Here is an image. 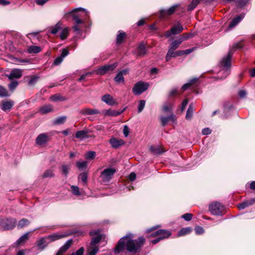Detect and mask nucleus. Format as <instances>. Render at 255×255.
Returning <instances> with one entry per match:
<instances>
[{
    "label": "nucleus",
    "instance_id": "obj_17",
    "mask_svg": "<svg viewBox=\"0 0 255 255\" xmlns=\"http://www.w3.org/2000/svg\"><path fill=\"white\" fill-rule=\"evenodd\" d=\"M102 100L103 102L106 103L107 104L110 106H114L117 104L116 102L114 100V98L110 94H106L102 97Z\"/></svg>",
    "mask_w": 255,
    "mask_h": 255
},
{
    "label": "nucleus",
    "instance_id": "obj_36",
    "mask_svg": "<svg viewBox=\"0 0 255 255\" xmlns=\"http://www.w3.org/2000/svg\"><path fill=\"white\" fill-rule=\"evenodd\" d=\"M67 119L66 116L59 117L55 119L53 122L54 125H62L64 124Z\"/></svg>",
    "mask_w": 255,
    "mask_h": 255
},
{
    "label": "nucleus",
    "instance_id": "obj_49",
    "mask_svg": "<svg viewBox=\"0 0 255 255\" xmlns=\"http://www.w3.org/2000/svg\"><path fill=\"white\" fill-rule=\"evenodd\" d=\"M68 34L67 28H64L60 33V37L62 40L66 39Z\"/></svg>",
    "mask_w": 255,
    "mask_h": 255
},
{
    "label": "nucleus",
    "instance_id": "obj_20",
    "mask_svg": "<svg viewBox=\"0 0 255 255\" xmlns=\"http://www.w3.org/2000/svg\"><path fill=\"white\" fill-rule=\"evenodd\" d=\"M80 113L84 115H93L99 114L100 112L97 109L85 108L81 110Z\"/></svg>",
    "mask_w": 255,
    "mask_h": 255
},
{
    "label": "nucleus",
    "instance_id": "obj_9",
    "mask_svg": "<svg viewBox=\"0 0 255 255\" xmlns=\"http://www.w3.org/2000/svg\"><path fill=\"white\" fill-rule=\"evenodd\" d=\"M171 235V233L166 230L160 229L153 233L151 236L158 237L161 240L169 238Z\"/></svg>",
    "mask_w": 255,
    "mask_h": 255
},
{
    "label": "nucleus",
    "instance_id": "obj_12",
    "mask_svg": "<svg viewBox=\"0 0 255 255\" xmlns=\"http://www.w3.org/2000/svg\"><path fill=\"white\" fill-rule=\"evenodd\" d=\"M22 71L19 69H13L9 74H6L8 79L12 81L13 79H19L22 77Z\"/></svg>",
    "mask_w": 255,
    "mask_h": 255
},
{
    "label": "nucleus",
    "instance_id": "obj_38",
    "mask_svg": "<svg viewBox=\"0 0 255 255\" xmlns=\"http://www.w3.org/2000/svg\"><path fill=\"white\" fill-rule=\"evenodd\" d=\"M29 221L26 219H22L20 220L17 225V228L21 229L25 226H28L29 224Z\"/></svg>",
    "mask_w": 255,
    "mask_h": 255
},
{
    "label": "nucleus",
    "instance_id": "obj_45",
    "mask_svg": "<svg viewBox=\"0 0 255 255\" xmlns=\"http://www.w3.org/2000/svg\"><path fill=\"white\" fill-rule=\"evenodd\" d=\"M201 0H193L191 3L188 6V10H192L196 7Z\"/></svg>",
    "mask_w": 255,
    "mask_h": 255
},
{
    "label": "nucleus",
    "instance_id": "obj_50",
    "mask_svg": "<svg viewBox=\"0 0 255 255\" xmlns=\"http://www.w3.org/2000/svg\"><path fill=\"white\" fill-rule=\"evenodd\" d=\"M115 81L117 83H121L124 82V76H122L121 73L119 72L115 78Z\"/></svg>",
    "mask_w": 255,
    "mask_h": 255
},
{
    "label": "nucleus",
    "instance_id": "obj_32",
    "mask_svg": "<svg viewBox=\"0 0 255 255\" xmlns=\"http://www.w3.org/2000/svg\"><path fill=\"white\" fill-rule=\"evenodd\" d=\"M192 231V229L190 227H186L182 228L178 232V236H182L189 234Z\"/></svg>",
    "mask_w": 255,
    "mask_h": 255
},
{
    "label": "nucleus",
    "instance_id": "obj_15",
    "mask_svg": "<svg viewBox=\"0 0 255 255\" xmlns=\"http://www.w3.org/2000/svg\"><path fill=\"white\" fill-rule=\"evenodd\" d=\"M109 142L112 147L115 148H117L125 144V142L123 139H118L116 137L111 138L109 140Z\"/></svg>",
    "mask_w": 255,
    "mask_h": 255
},
{
    "label": "nucleus",
    "instance_id": "obj_29",
    "mask_svg": "<svg viewBox=\"0 0 255 255\" xmlns=\"http://www.w3.org/2000/svg\"><path fill=\"white\" fill-rule=\"evenodd\" d=\"M41 49L40 47L37 46H30L27 48V51L29 53H38L40 52Z\"/></svg>",
    "mask_w": 255,
    "mask_h": 255
},
{
    "label": "nucleus",
    "instance_id": "obj_21",
    "mask_svg": "<svg viewBox=\"0 0 255 255\" xmlns=\"http://www.w3.org/2000/svg\"><path fill=\"white\" fill-rule=\"evenodd\" d=\"M53 111V106L50 104L45 105L40 107L39 112L42 114H46Z\"/></svg>",
    "mask_w": 255,
    "mask_h": 255
},
{
    "label": "nucleus",
    "instance_id": "obj_23",
    "mask_svg": "<svg viewBox=\"0 0 255 255\" xmlns=\"http://www.w3.org/2000/svg\"><path fill=\"white\" fill-rule=\"evenodd\" d=\"M178 5H175L171 7H170L168 9H163L160 10L161 14L162 15H164L165 14H167L168 15L172 14L175 11L176 8L178 7Z\"/></svg>",
    "mask_w": 255,
    "mask_h": 255
},
{
    "label": "nucleus",
    "instance_id": "obj_42",
    "mask_svg": "<svg viewBox=\"0 0 255 255\" xmlns=\"http://www.w3.org/2000/svg\"><path fill=\"white\" fill-rule=\"evenodd\" d=\"M121 114L120 112L117 111H113L112 110H108L105 111L104 114L109 116H117Z\"/></svg>",
    "mask_w": 255,
    "mask_h": 255
},
{
    "label": "nucleus",
    "instance_id": "obj_4",
    "mask_svg": "<svg viewBox=\"0 0 255 255\" xmlns=\"http://www.w3.org/2000/svg\"><path fill=\"white\" fill-rule=\"evenodd\" d=\"M116 170L114 168H108L104 169L101 174L100 178L104 183L108 182L115 173Z\"/></svg>",
    "mask_w": 255,
    "mask_h": 255
},
{
    "label": "nucleus",
    "instance_id": "obj_48",
    "mask_svg": "<svg viewBox=\"0 0 255 255\" xmlns=\"http://www.w3.org/2000/svg\"><path fill=\"white\" fill-rule=\"evenodd\" d=\"M88 178V175L86 172H83L79 176L80 179L85 184L87 183Z\"/></svg>",
    "mask_w": 255,
    "mask_h": 255
},
{
    "label": "nucleus",
    "instance_id": "obj_18",
    "mask_svg": "<svg viewBox=\"0 0 255 255\" xmlns=\"http://www.w3.org/2000/svg\"><path fill=\"white\" fill-rule=\"evenodd\" d=\"M49 244L46 237L42 238L36 242V246L38 249L43 250Z\"/></svg>",
    "mask_w": 255,
    "mask_h": 255
},
{
    "label": "nucleus",
    "instance_id": "obj_26",
    "mask_svg": "<svg viewBox=\"0 0 255 255\" xmlns=\"http://www.w3.org/2000/svg\"><path fill=\"white\" fill-rule=\"evenodd\" d=\"M29 232H27L21 236L16 242L17 245H19L25 243L29 239Z\"/></svg>",
    "mask_w": 255,
    "mask_h": 255
},
{
    "label": "nucleus",
    "instance_id": "obj_27",
    "mask_svg": "<svg viewBox=\"0 0 255 255\" xmlns=\"http://www.w3.org/2000/svg\"><path fill=\"white\" fill-rule=\"evenodd\" d=\"M50 100L52 102H57V101H64L66 100V98L62 96L60 94H55L51 96L50 97Z\"/></svg>",
    "mask_w": 255,
    "mask_h": 255
},
{
    "label": "nucleus",
    "instance_id": "obj_35",
    "mask_svg": "<svg viewBox=\"0 0 255 255\" xmlns=\"http://www.w3.org/2000/svg\"><path fill=\"white\" fill-rule=\"evenodd\" d=\"M198 80L197 78H194L191 79L189 82L184 84L182 87V89L183 91H185L187 88L190 87L194 83L197 81Z\"/></svg>",
    "mask_w": 255,
    "mask_h": 255
},
{
    "label": "nucleus",
    "instance_id": "obj_47",
    "mask_svg": "<svg viewBox=\"0 0 255 255\" xmlns=\"http://www.w3.org/2000/svg\"><path fill=\"white\" fill-rule=\"evenodd\" d=\"M96 156V152L93 151L87 152L85 154V158L88 160L94 159Z\"/></svg>",
    "mask_w": 255,
    "mask_h": 255
},
{
    "label": "nucleus",
    "instance_id": "obj_61",
    "mask_svg": "<svg viewBox=\"0 0 255 255\" xmlns=\"http://www.w3.org/2000/svg\"><path fill=\"white\" fill-rule=\"evenodd\" d=\"M129 129L128 126L125 125L124 127L123 133L125 137H127L129 133Z\"/></svg>",
    "mask_w": 255,
    "mask_h": 255
},
{
    "label": "nucleus",
    "instance_id": "obj_13",
    "mask_svg": "<svg viewBox=\"0 0 255 255\" xmlns=\"http://www.w3.org/2000/svg\"><path fill=\"white\" fill-rule=\"evenodd\" d=\"M72 244L73 240L72 239L67 240L64 245L59 249L55 255H63L72 246Z\"/></svg>",
    "mask_w": 255,
    "mask_h": 255
},
{
    "label": "nucleus",
    "instance_id": "obj_7",
    "mask_svg": "<svg viewBox=\"0 0 255 255\" xmlns=\"http://www.w3.org/2000/svg\"><path fill=\"white\" fill-rule=\"evenodd\" d=\"M16 223L15 219H6V220H2L0 221V226L5 230H10L13 229Z\"/></svg>",
    "mask_w": 255,
    "mask_h": 255
},
{
    "label": "nucleus",
    "instance_id": "obj_16",
    "mask_svg": "<svg viewBox=\"0 0 255 255\" xmlns=\"http://www.w3.org/2000/svg\"><path fill=\"white\" fill-rule=\"evenodd\" d=\"M14 105V102L11 100L2 101L0 108L3 111H10Z\"/></svg>",
    "mask_w": 255,
    "mask_h": 255
},
{
    "label": "nucleus",
    "instance_id": "obj_25",
    "mask_svg": "<svg viewBox=\"0 0 255 255\" xmlns=\"http://www.w3.org/2000/svg\"><path fill=\"white\" fill-rule=\"evenodd\" d=\"M255 203V198L243 202V203H242L238 206V207L240 209H244L245 208H247V207L253 205Z\"/></svg>",
    "mask_w": 255,
    "mask_h": 255
},
{
    "label": "nucleus",
    "instance_id": "obj_37",
    "mask_svg": "<svg viewBox=\"0 0 255 255\" xmlns=\"http://www.w3.org/2000/svg\"><path fill=\"white\" fill-rule=\"evenodd\" d=\"M119 33L116 39V42L118 44L121 43L126 36L125 33L121 30L119 31Z\"/></svg>",
    "mask_w": 255,
    "mask_h": 255
},
{
    "label": "nucleus",
    "instance_id": "obj_51",
    "mask_svg": "<svg viewBox=\"0 0 255 255\" xmlns=\"http://www.w3.org/2000/svg\"><path fill=\"white\" fill-rule=\"evenodd\" d=\"M77 167L79 169H82L84 168H86L87 166V161H78L76 163Z\"/></svg>",
    "mask_w": 255,
    "mask_h": 255
},
{
    "label": "nucleus",
    "instance_id": "obj_1",
    "mask_svg": "<svg viewBox=\"0 0 255 255\" xmlns=\"http://www.w3.org/2000/svg\"><path fill=\"white\" fill-rule=\"evenodd\" d=\"M132 235L128 234L120 239L115 249V253L117 254L123 252L126 247L127 250L131 253H136L143 245L145 239L140 237L137 240H132Z\"/></svg>",
    "mask_w": 255,
    "mask_h": 255
},
{
    "label": "nucleus",
    "instance_id": "obj_39",
    "mask_svg": "<svg viewBox=\"0 0 255 255\" xmlns=\"http://www.w3.org/2000/svg\"><path fill=\"white\" fill-rule=\"evenodd\" d=\"M98 251V247L95 246H91L88 250V255H96Z\"/></svg>",
    "mask_w": 255,
    "mask_h": 255
},
{
    "label": "nucleus",
    "instance_id": "obj_6",
    "mask_svg": "<svg viewBox=\"0 0 255 255\" xmlns=\"http://www.w3.org/2000/svg\"><path fill=\"white\" fill-rule=\"evenodd\" d=\"M83 11L85 12V15L86 16H88L89 12L85 9L82 8L81 7H79L78 8L74 9L71 12L72 16L73 17V19L75 20V22L77 24H79L80 23H82L83 21L80 18L82 16L81 14L77 13V12Z\"/></svg>",
    "mask_w": 255,
    "mask_h": 255
},
{
    "label": "nucleus",
    "instance_id": "obj_8",
    "mask_svg": "<svg viewBox=\"0 0 255 255\" xmlns=\"http://www.w3.org/2000/svg\"><path fill=\"white\" fill-rule=\"evenodd\" d=\"M118 66L117 63H114L111 65H106L98 68L97 71V74L103 75L108 71H113Z\"/></svg>",
    "mask_w": 255,
    "mask_h": 255
},
{
    "label": "nucleus",
    "instance_id": "obj_24",
    "mask_svg": "<svg viewBox=\"0 0 255 255\" xmlns=\"http://www.w3.org/2000/svg\"><path fill=\"white\" fill-rule=\"evenodd\" d=\"M171 30L173 35H176L180 34L183 30V27L180 23H177L171 28Z\"/></svg>",
    "mask_w": 255,
    "mask_h": 255
},
{
    "label": "nucleus",
    "instance_id": "obj_33",
    "mask_svg": "<svg viewBox=\"0 0 255 255\" xmlns=\"http://www.w3.org/2000/svg\"><path fill=\"white\" fill-rule=\"evenodd\" d=\"M174 50L169 49L166 55V61H169L172 57H176V51Z\"/></svg>",
    "mask_w": 255,
    "mask_h": 255
},
{
    "label": "nucleus",
    "instance_id": "obj_30",
    "mask_svg": "<svg viewBox=\"0 0 255 255\" xmlns=\"http://www.w3.org/2000/svg\"><path fill=\"white\" fill-rule=\"evenodd\" d=\"M193 112H194V108H193V104H190V105L187 109V112H186V120H190L192 118Z\"/></svg>",
    "mask_w": 255,
    "mask_h": 255
},
{
    "label": "nucleus",
    "instance_id": "obj_59",
    "mask_svg": "<svg viewBox=\"0 0 255 255\" xmlns=\"http://www.w3.org/2000/svg\"><path fill=\"white\" fill-rule=\"evenodd\" d=\"M188 103V100L187 99H184L183 101V102L181 103V110L182 112H183L185 110Z\"/></svg>",
    "mask_w": 255,
    "mask_h": 255
},
{
    "label": "nucleus",
    "instance_id": "obj_52",
    "mask_svg": "<svg viewBox=\"0 0 255 255\" xmlns=\"http://www.w3.org/2000/svg\"><path fill=\"white\" fill-rule=\"evenodd\" d=\"M145 101L144 100H140L138 106V112L140 113L145 107Z\"/></svg>",
    "mask_w": 255,
    "mask_h": 255
},
{
    "label": "nucleus",
    "instance_id": "obj_5",
    "mask_svg": "<svg viewBox=\"0 0 255 255\" xmlns=\"http://www.w3.org/2000/svg\"><path fill=\"white\" fill-rule=\"evenodd\" d=\"M224 209V206L217 202L212 203L209 206L210 212L214 215H221Z\"/></svg>",
    "mask_w": 255,
    "mask_h": 255
},
{
    "label": "nucleus",
    "instance_id": "obj_58",
    "mask_svg": "<svg viewBox=\"0 0 255 255\" xmlns=\"http://www.w3.org/2000/svg\"><path fill=\"white\" fill-rule=\"evenodd\" d=\"M195 231L196 234L199 235L202 234L204 233V230L203 228L201 226H197L195 228Z\"/></svg>",
    "mask_w": 255,
    "mask_h": 255
},
{
    "label": "nucleus",
    "instance_id": "obj_46",
    "mask_svg": "<svg viewBox=\"0 0 255 255\" xmlns=\"http://www.w3.org/2000/svg\"><path fill=\"white\" fill-rule=\"evenodd\" d=\"M61 25L62 24L60 22H58L51 28V33L53 34H56L61 28Z\"/></svg>",
    "mask_w": 255,
    "mask_h": 255
},
{
    "label": "nucleus",
    "instance_id": "obj_34",
    "mask_svg": "<svg viewBox=\"0 0 255 255\" xmlns=\"http://www.w3.org/2000/svg\"><path fill=\"white\" fill-rule=\"evenodd\" d=\"M9 94L7 89L2 86H0V97H7L10 96Z\"/></svg>",
    "mask_w": 255,
    "mask_h": 255
},
{
    "label": "nucleus",
    "instance_id": "obj_41",
    "mask_svg": "<svg viewBox=\"0 0 255 255\" xmlns=\"http://www.w3.org/2000/svg\"><path fill=\"white\" fill-rule=\"evenodd\" d=\"M19 83L17 81H13L8 85L9 90L12 92H13L18 86Z\"/></svg>",
    "mask_w": 255,
    "mask_h": 255
},
{
    "label": "nucleus",
    "instance_id": "obj_56",
    "mask_svg": "<svg viewBox=\"0 0 255 255\" xmlns=\"http://www.w3.org/2000/svg\"><path fill=\"white\" fill-rule=\"evenodd\" d=\"M84 252V248L81 247L75 253H73L70 255H83Z\"/></svg>",
    "mask_w": 255,
    "mask_h": 255
},
{
    "label": "nucleus",
    "instance_id": "obj_53",
    "mask_svg": "<svg viewBox=\"0 0 255 255\" xmlns=\"http://www.w3.org/2000/svg\"><path fill=\"white\" fill-rule=\"evenodd\" d=\"M69 167L66 165H63L62 166V173L65 176H67L69 170Z\"/></svg>",
    "mask_w": 255,
    "mask_h": 255
},
{
    "label": "nucleus",
    "instance_id": "obj_60",
    "mask_svg": "<svg viewBox=\"0 0 255 255\" xmlns=\"http://www.w3.org/2000/svg\"><path fill=\"white\" fill-rule=\"evenodd\" d=\"M63 60V58L62 57L59 56L55 59L54 64L55 65H58L62 62Z\"/></svg>",
    "mask_w": 255,
    "mask_h": 255
},
{
    "label": "nucleus",
    "instance_id": "obj_43",
    "mask_svg": "<svg viewBox=\"0 0 255 255\" xmlns=\"http://www.w3.org/2000/svg\"><path fill=\"white\" fill-rule=\"evenodd\" d=\"M150 150L155 154H160L163 152L159 146H151L150 147Z\"/></svg>",
    "mask_w": 255,
    "mask_h": 255
},
{
    "label": "nucleus",
    "instance_id": "obj_11",
    "mask_svg": "<svg viewBox=\"0 0 255 255\" xmlns=\"http://www.w3.org/2000/svg\"><path fill=\"white\" fill-rule=\"evenodd\" d=\"M70 234L64 233L62 234L54 233L46 236L49 244L61 239L68 237Z\"/></svg>",
    "mask_w": 255,
    "mask_h": 255
},
{
    "label": "nucleus",
    "instance_id": "obj_63",
    "mask_svg": "<svg viewBox=\"0 0 255 255\" xmlns=\"http://www.w3.org/2000/svg\"><path fill=\"white\" fill-rule=\"evenodd\" d=\"M178 90L177 89H173L170 91L169 93V97H172L176 95L177 94Z\"/></svg>",
    "mask_w": 255,
    "mask_h": 255
},
{
    "label": "nucleus",
    "instance_id": "obj_22",
    "mask_svg": "<svg viewBox=\"0 0 255 255\" xmlns=\"http://www.w3.org/2000/svg\"><path fill=\"white\" fill-rule=\"evenodd\" d=\"M75 137L80 140H83L84 139L88 138V131L84 130H79L76 132Z\"/></svg>",
    "mask_w": 255,
    "mask_h": 255
},
{
    "label": "nucleus",
    "instance_id": "obj_64",
    "mask_svg": "<svg viewBox=\"0 0 255 255\" xmlns=\"http://www.w3.org/2000/svg\"><path fill=\"white\" fill-rule=\"evenodd\" d=\"M182 36L184 38V40H186L192 37L193 36V35L191 33H184L182 35Z\"/></svg>",
    "mask_w": 255,
    "mask_h": 255
},
{
    "label": "nucleus",
    "instance_id": "obj_2",
    "mask_svg": "<svg viewBox=\"0 0 255 255\" xmlns=\"http://www.w3.org/2000/svg\"><path fill=\"white\" fill-rule=\"evenodd\" d=\"M243 47V44L242 41L235 43L232 48L230 49L229 52L227 56L224 57L220 62L221 65L226 69L224 73L225 74L224 78L229 74L228 69L231 66V57L234 51L237 49H241Z\"/></svg>",
    "mask_w": 255,
    "mask_h": 255
},
{
    "label": "nucleus",
    "instance_id": "obj_44",
    "mask_svg": "<svg viewBox=\"0 0 255 255\" xmlns=\"http://www.w3.org/2000/svg\"><path fill=\"white\" fill-rule=\"evenodd\" d=\"M54 176L53 171L52 169L45 170L42 174L43 178L52 177Z\"/></svg>",
    "mask_w": 255,
    "mask_h": 255
},
{
    "label": "nucleus",
    "instance_id": "obj_19",
    "mask_svg": "<svg viewBox=\"0 0 255 255\" xmlns=\"http://www.w3.org/2000/svg\"><path fill=\"white\" fill-rule=\"evenodd\" d=\"M244 13H241L233 19L229 25V28H232L237 25L245 17Z\"/></svg>",
    "mask_w": 255,
    "mask_h": 255
},
{
    "label": "nucleus",
    "instance_id": "obj_14",
    "mask_svg": "<svg viewBox=\"0 0 255 255\" xmlns=\"http://www.w3.org/2000/svg\"><path fill=\"white\" fill-rule=\"evenodd\" d=\"M49 139V136L47 133H41L37 137L36 143L39 145H42L47 143Z\"/></svg>",
    "mask_w": 255,
    "mask_h": 255
},
{
    "label": "nucleus",
    "instance_id": "obj_55",
    "mask_svg": "<svg viewBox=\"0 0 255 255\" xmlns=\"http://www.w3.org/2000/svg\"><path fill=\"white\" fill-rule=\"evenodd\" d=\"M71 189L72 190V193L74 195H80V192L79 191V188H78V187H77L76 186L73 185L71 186Z\"/></svg>",
    "mask_w": 255,
    "mask_h": 255
},
{
    "label": "nucleus",
    "instance_id": "obj_62",
    "mask_svg": "<svg viewBox=\"0 0 255 255\" xmlns=\"http://www.w3.org/2000/svg\"><path fill=\"white\" fill-rule=\"evenodd\" d=\"M202 133L203 135H208L211 133V130L208 128H204L202 129Z\"/></svg>",
    "mask_w": 255,
    "mask_h": 255
},
{
    "label": "nucleus",
    "instance_id": "obj_28",
    "mask_svg": "<svg viewBox=\"0 0 255 255\" xmlns=\"http://www.w3.org/2000/svg\"><path fill=\"white\" fill-rule=\"evenodd\" d=\"M174 120H175V117L173 115H172L168 117H161V124L163 126H164L167 124V123L169 121L172 120V121H174Z\"/></svg>",
    "mask_w": 255,
    "mask_h": 255
},
{
    "label": "nucleus",
    "instance_id": "obj_57",
    "mask_svg": "<svg viewBox=\"0 0 255 255\" xmlns=\"http://www.w3.org/2000/svg\"><path fill=\"white\" fill-rule=\"evenodd\" d=\"M192 214L190 213H186L182 216V218H183L185 220L189 221L192 219Z\"/></svg>",
    "mask_w": 255,
    "mask_h": 255
},
{
    "label": "nucleus",
    "instance_id": "obj_10",
    "mask_svg": "<svg viewBox=\"0 0 255 255\" xmlns=\"http://www.w3.org/2000/svg\"><path fill=\"white\" fill-rule=\"evenodd\" d=\"M90 234L91 236H94L92 239L90 246H95L96 244L101 241L102 238V235L100 233V231L98 230L91 231Z\"/></svg>",
    "mask_w": 255,
    "mask_h": 255
},
{
    "label": "nucleus",
    "instance_id": "obj_3",
    "mask_svg": "<svg viewBox=\"0 0 255 255\" xmlns=\"http://www.w3.org/2000/svg\"><path fill=\"white\" fill-rule=\"evenodd\" d=\"M148 87L149 84L143 81H138L134 84L132 88V92L136 95H140L145 91Z\"/></svg>",
    "mask_w": 255,
    "mask_h": 255
},
{
    "label": "nucleus",
    "instance_id": "obj_54",
    "mask_svg": "<svg viewBox=\"0 0 255 255\" xmlns=\"http://www.w3.org/2000/svg\"><path fill=\"white\" fill-rule=\"evenodd\" d=\"M179 45L176 40H174L170 44L169 49L175 50L179 47Z\"/></svg>",
    "mask_w": 255,
    "mask_h": 255
},
{
    "label": "nucleus",
    "instance_id": "obj_31",
    "mask_svg": "<svg viewBox=\"0 0 255 255\" xmlns=\"http://www.w3.org/2000/svg\"><path fill=\"white\" fill-rule=\"evenodd\" d=\"M137 54L140 56H143L146 52V48L143 44H140L137 48Z\"/></svg>",
    "mask_w": 255,
    "mask_h": 255
},
{
    "label": "nucleus",
    "instance_id": "obj_40",
    "mask_svg": "<svg viewBox=\"0 0 255 255\" xmlns=\"http://www.w3.org/2000/svg\"><path fill=\"white\" fill-rule=\"evenodd\" d=\"M39 79V76L37 75H32L30 77V79L28 81V84L29 86L35 85L38 80Z\"/></svg>",
    "mask_w": 255,
    "mask_h": 255
}]
</instances>
